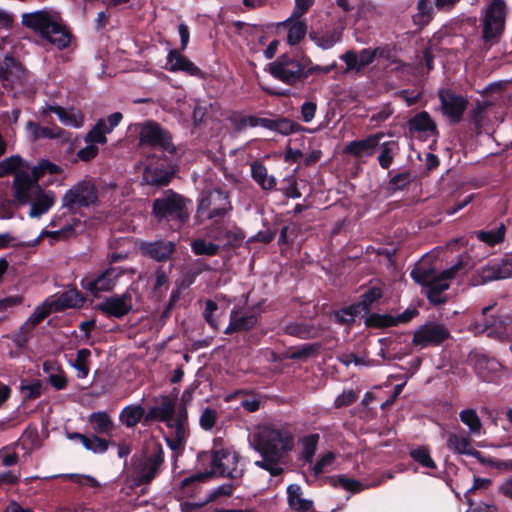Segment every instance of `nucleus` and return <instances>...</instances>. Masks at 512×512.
<instances>
[{"mask_svg": "<svg viewBox=\"0 0 512 512\" xmlns=\"http://www.w3.org/2000/svg\"><path fill=\"white\" fill-rule=\"evenodd\" d=\"M443 114L453 122H459L467 106V100L450 90L439 92Z\"/></svg>", "mask_w": 512, "mask_h": 512, "instance_id": "obj_18", "label": "nucleus"}, {"mask_svg": "<svg viewBox=\"0 0 512 512\" xmlns=\"http://www.w3.org/2000/svg\"><path fill=\"white\" fill-rule=\"evenodd\" d=\"M317 350V346L306 344L291 353V359H306Z\"/></svg>", "mask_w": 512, "mask_h": 512, "instance_id": "obj_62", "label": "nucleus"}, {"mask_svg": "<svg viewBox=\"0 0 512 512\" xmlns=\"http://www.w3.org/2000/svg\"><path fill=\"white\" fill-rule=\"evenodd\" d=\"M175 396L161 397L160 405L153 407L147 414V419H156L166 423L169 432L166 436L168 446L178 451L184 446L189 435L188 417L185 408H181L175 413V399L178 395V389L173 390Z\"/></svg>", "mask_w": 512, "mask_h": 512, "instance_id": "obj_3", "label": "nucleus"}, {"mask_svg": "<svg viewBox=\"0 0 512 512\" xmlns=\"http://www.w3.org/2000/svg\"><path fill=\"white\" fill-rule=\"evenodd\" d=\"M504 236L505 226L503 224H501L500 227L495 230L477 232L478 239L490 246L502 242L504 240Z\"/></svg>", "mask_w": 512, "mask_h": 512, "instance_id": "obj_46", "label": "nucleus"}, {"mask_svg": "<svg viewBox=\"0 0 512 512\" xmlns=\"http://www.w3.org/2000/svg\"><path fill=\"white\" fill-rule=\"evenodd\" d=\"M475 369L483 380L493 381L501 369V364L493 358L480 356L475 363Z\"/></svg>", "mask_w": 512, "mask_h": 512, "instance_id": "obj_31", "label": "nucleus"}, {"mask_svg": "<svg viewBox=\"0 0 512 512\" xmlns=\"http://www.w3.org/2000/svg\"><path fill=\"white\" fill-rule=\"evenodd\" d=\"M249 443L261 455L255 465L272 476L283 472L284 457L293 448V436L272 424H259L251 432Z\"/></svg>", "mask_w": 512, "mask_h": 512, "instance_id": "obj_1", "label": "nucleus"}, {"mask_svg": "<svg viewBox=\"0 0 512 512\" xmlns=\"http://www.w3.org/2000/svg\"><path fill=\"white\" fill-rule=\"evenodd\" d=\"M506 5L503 0H493L486 8L482 25L485 42L494 43L504 30Z\"/></svg>", "mask_w": 512, "mask_h": 512, "instance_id": "obj_8", "label": "nucleus"}, {"mask_svg": "<svg viewBox=\"0 0 512 512\" xmlns=\"http://www.w3.org/2000/svg\"><path fill=\"white\" fill-rule=\"evenodd\" d=\"M319 441L318 434H311L303 438V458L308 463L312 462L313 456L317 449V444Z\"/></svg>", "mask_w": 512, "mask_h": 512, "instance_id": "obj_50", "label": "nucleus"}, {"mask_svg": "<svg viewBox=\"0 0 512 512\" xmlns=\"http://www.w3.org/2000/svg\"><path fill=\"white\" fill-rule=\"evenodd\" d=\"M314 0H295V6L290 17L300 19L313 5Z\"/></svg>", "mask_w": 512, "mask_h": 512, "instance_id": "obj_59", "label": "nucleus"}, {"mask_svg": "<svg viewBox=\"0 0 512 512\" xmlns=\"http://www.w3.org/2000/svg\"><path fill=\"white\" fill-rule=\"evenodd\" d=\"M334 460L335 454L333 452H327L314 464L312 471L316 476L320 475L326 471L327 467L333 464Z\"/></svg>", "mask_w": 512, "mask_h": 512, "instance_id": "obj_56", "label": "nucleus"}, {"mask_svg": "<svg viewBox=\"0 0 512 512\" xmlns=\"http://www.w3.org/2000/svg\"><path fill=\"white\" fill-rule=\"evenodd\" d=\"M233 486L231 484H223L213 489L206 498V501H213L220 496H229L232 494Z\"/></svg>", "mask_w": 512, "mask_h": 512, "instance_id": "obj_61", "label": "nucleus"}, {"mask_svg": "<svg viewBox=\"0 0 512 512\" xmlns=\"http://www.w3.org/2000/svg\"><path fill=\"white\" fill-rule=\"evenodd\" d=\"M460 420L465 424L471 434H479L482 424L479 416L474 409H465L459 413Z\"/></svg>", "mask_w": 512, "mask_h": 512, "instance_id": "obj_44", "label": "nucleus"}, {"mask_svg": "<svg viewBox=\"0 0 512 512\" xmlns=\"http://www.w3.org/2000/svg\"><path fill=\"white\" fill-rule=\"evenodd\" d=\"M26 127L34 140L45 138L57 139L62 138L64 136V130H62L56 125H53L51 127H43L38 125L37 123L28 122Z\"/></svg>", "mask_w": 512, "mask_h": 512, "instance_id": "obj_35", "label": "nucleus"}, {"mask_svg": "<svg viewBox=\"0 0 512 512\" xmlns=\"http://www.w3.org/2000/svg\"><path fill=\"white\" fill-rule=\"evenodd\" d=\"M257 321V317L254 313L232 311L230 314V323L224 330V333L231 334L233 332L248 331L256 326Z\"/></svg>", "mask_w": 512, "mask_h": 512, "instance_id": "obj_26", "label": "nucleus"}, {"mask_svg": "<svg viewBox=\"0 0 512 512\" xmlns=\"http://www.w3.org/2000/svg\"><path fill=\"white\" fill-rule=\"evenodd\" d=\"M61 167L48 161L41 160L28 172H18L14 177L13 188L15 198L23 203H30L29 216L39 218L47 213L56 201L55 194L52 191H44L38 184V180L45 173L59 174Z\"/></svg>", "mask_w": 512, "mask_h": 512, "instance_id": "obj_2", "label": "nucleus"}, {"mask_svg": "<svg viewBox=\"0 0 512 512\" xmlns=\"http://www.w3.org/2000/svg\"><path fill=\"white\" fill-rule=\"evenodd\" d=\"M97 200L95 185L90 180H83L76 183L63 195L62 204L64 207L73 209L75 207H87Z\"/></svg>", "mask_w": 512, "mask_h": 512, "instance_id": "obj_11", "label": "nucleus"}, {"mask_svg": "<svg viewBox=\"0 0 512 512\" xmlns=\"http://www.w3.org/2000/svg\"><path fill=\"white\" fill-rule=\"evenodd\" d=\"M280 25L288 30L287 43L290 46L297 45L307 33L306 23L297 18L289 17Z\"/></svg>", "mask_w": 512, "mask_h": 512, "instance_id": "obj_30", "label": "nucleus"}, {"mask_svg": "<svg viewBox=\"0 0 512 512\" xmlns=\"http://www.w3.org/2000/svg\"><path fill=\"white\" fill-rule=\"evenodd\" d=\"M60 477L64 479L71 480L81 486H87L92 488H97L100 486V483L90 475L83 474H62Z\"/></svg>", "mask_w": 512, "mask_h": 512, "instance_id": "obj_54", "label": "nucleus"}, {"mask_svg": "<svg viewBox=\"0 0 512 512\" xmlns=\"http://www.w3.org/2000/svg\"><path fill=\"white\" fill-rule=\"evenodd\" d=\"M122 273L123 270L119 267L109 268L95 279L83 280V288L90 291L94 296H97L100 292L113 289Z\"/></svg>", "mask_w": 512, "mask_h": 512, "instance_id": "obj_17", "label": "nucleus"}, {"mask_svg": "<svg viewBox=\"0 0 512 512\" xmlns=\"http://www.w3.org/2000/svg\"><path fill=\"white\" fill-rule=\"evenodd\" d=\"M333 482L334 485H339L345 490L351 491L353 493L362 491L365 488L361 482L345 476H339L338 479L333 480Z\"/></svg>", "mask_w": 512, "mask_h": 512, "instance_id": "obj_55", "label": "nucleus"}, {"mask_svg": "<svg viewBox=\"0 0 512 512\" xmlns=\"http://www.w3.org/2000/svg\"><path fill=\"white\" fill-rule=\"evenodd\" d=\"M270 73L286 84L304 80V63L289 56H281L270 64Z\"/></svg>", "mask_w": 512, "mask_h": 512, "instance_id": "obj_13", "label": "nucleus"}, {"mask_svg": "<svg viewBox=\"0 0 512 512\" xmlns=\"http://www.w3.org/2000/svg\"><path fill=\"white\" fill-rule=\"evenodd\" d=\"M398 151V144L395 141H387L381 144L380 154L378 156L379 165L387 169Z\"/></svg>", "mask_w": 512, "mask_h": 512, "instance_id": "obj_43", "label": "nucleus"}, {"mask_svg": "<svg viewBox=\"0 0 512 512\" xmlns=\"http://www.w3.org/2000/svg\"><path fill=\"white\" fill-rule=\"evenodd\" d=\"M382 136V133H377L362 140L352 141L346 145L344 152L357 158L369 157L379 145Z\"/></svg>", "mask_w": 512, "mask_h": 512, "instance_id": "obj_20", "label": "nucleus"}, {"mask_svg": "<svg viewBox=\"0 0 512 512\" xmlns=\"http://www.w3.org/2000/svg\"><path fill=\"white\" fill-rule=\"evenodd\" d=\"M139 141L142 145L159 148L168 153H174L176 150L170 134L156 122H146L141 126Z\"/></svg>", "mask_w": 512, "mask_h": 512, "instance_id": "obj_10", "label": "nucleus"}, {"mask_svg": "<svg viewBox=\"0 0 512 512\" xmlns=\"http://www.w3.org/2000/svg\"><path fill=\"white\" fill-rule=\"evenodd\" d=\"M22 391L28 398H36L41 394L42 384L40 381H35L31 384L23 385Z\"/></svg>", "mask_w": 512, "mask_h": 512, "instance_id": "obj_64", "label": "nucleus"}, {"mask_svg": "<svg viewBox=\"0 0 512 512\" xmlns=\"http://www.w3.org/2000/svg\"><path fill=\"white\" fill-rule=\"evenodd\" d=\"M216 310H217V304L215 302H213L212 300H208L206 302L204 317H205L206 321L209 323V325L214 329H218V323L212 316V314Z\"/></svg>", "mask_w": 512, "mask_h": 512, "instance_id": "obj_63", "label": "nucleus"}, {"mask_svg": "<svg viewBox=\"0 0 512 512\" xmlns=\"http://www.w3.org/2000/svg\"><path fill=\"white\" fill-rule=\"evenodd\" d=\"M83 446L93 453H104L109 447V442L97 436H86Z\"/></svg>", "mask_w": 512, "mask_h": 512, "instance_id": "obj_53", "label": "nucleus"}, {"mask_svg": "<svg viewBox=\"0 0 512 512\" xmlns=\"http://www.w3.org/2000/svg\"><path fill=\"white\" fill-rule=\"evenodd\" d=\"M512 277V258H505L499 262H490L479 268L472 276L473 285H484L490 281Z\"/></svg>", "mask_w": 512, "mask_h": 512, "instance_id": "obj_14", "label": "nucleus"}, {"mask_svg": "<svg viewBox=\"0 0 512 512\" xmlns=\"http://www.w3.org/2000/svg\"><path fill=\"white\" fill-rule=\"evenodd\" d=\"M304 63V79L308 78L311 75H324L328 74L335 68V64L327 65V66H320L313 64L310 58L304 57L303 58Z\"/></svg>", "mask_w": 512, "mask_h": 512, "instance_id": "obj_47", "label": "nucleus"}, {"mask_svg": "<svg viewBox=\"0 0 512 512\" xmlns=\"http://www.w3.org/2000/svg\"><path fill=\"white\" fill-rule=\"evenodd\" d=\"M287 500L291 509L298 512H306L312 508L313 502L302 497V489L297 484L287 487Z\"/></svg>", "mask_w": 512, "mask_h": 512, "instance_id": "obj_32", "label": "nucleus"}, {"mask_svg": "<svg viewBox=\"0 0 512 512\" xmlns=\"http://www.w3.org/2000/svg\"><path fill=\"white\" fill-rule=\"evenodd\" d=\"M48 299L54 311L81 307L84 303V297L76 289L67 290L59 295H52Z\"/></svg>", "mask_w": 512, "mask_h": 512, "instance_id": "obj_25", "label": "nucleus"}, {"mask_svg": "<svg viewBox=\"0 0 512 512\" xmlns=\"http://www.w3.org/2000/svg\"><path fill=\"white\" fill-rule=\"evenodd\" d=\"M244 471L239 454L230 448L215 450L211 456V470L204 473H196L182 481L186 486L194 481H204L212 475L239 478Z\"/></svg>", "mask_w": 512, "mask_h": 512, "instance_id": "obj_6", "label": "nucleus"}, {"mask_svg": "<svg viewBox=\"0 0 512 512\" xmlns=\"http://www.w3.org/2000/svg\"><path fill=\"white\" fill-rule=\"evenodd\" d=\"M144 416V408L140 405L126 406L120 413V420L129 428L137 425Z\"/></svg>", "mask_w": 512, "mask_h": 512, "instance_id": "obj_41", "label": "nucleus"}, {"mask_svg": "<svg viewBox=\"0 0 512 512\" xmlns=\"http://www.w3.org/2000/svg\"><path fill=\"white\" fill-rule=\"evenodd\" d=\"M472 330L475 333H484L486 332L489 337H495L498 339H504L507 337V332L504 327L503 321L498 320L497 323L489 324H478L475 323L473 325Z\"/></svg>", "mask_w": 512, "mask_h": 512, "instance_id": "obj_42", "label": "nucleus"}, {"mask_svg": "<svg viewBox=\"0 0 512 512\" xmlns=\"http://www.w3.org/2000/svg\"><path fill=\"white\" fill-rule=\"evenodd\" d=\"M217 420L218 412L213 408L206 407L199 417V424L203 430L210 431L215 426Z\"/></svg>", "mask_w": 512, "mask_h": 512, "instance_id": "obj_52", "label": "nucleus"}, {"mask_svg": "<svg viewBox=\"0 0 512 512\" xmlns=\"http://www.w3.org/2000/svg\"><path fill=\"white\" fill-rule=\"evenodd\" d=\"M54 308L52 307L49 299L47 298L42 304L38 305L34 312L27 319L34 327L46 318Z\"/></svg>", "mask_w": 512, "mask_h": 512, "instance_id": "obj_48", "label": "nucleus"}, {"mask_svg": "<svg viewBox=\"0 0 512 512\" xmlns=\"http://www.w3.org/2000/svg\"><path fill=\"white\" fill-rule=\"evenodd\" d=\"M145 254L150 257L162 261L169 258L174 250L173 242L157 241L152 243H146L142 246Z\"/></svg>", "mask_w": 512, "mask_h": 512, "instance_id": "obj_34", "label": "nucleus"}, {"mask_svg": "<svg viewBox=\"0 0 512 512\" xmlns=\"http://www.w3.org/2000/svg\"><path fill=\"white\" fill-rule=\"evenodd\" d=\"M29 165L19 156L12 155L0 161V178L10 173L27 172Z\"/></svg>", "mask_w": 512, "mask_h": 512, "instance_id": "obj_37", "label": "nucleus"}, {"mask_svg": "<svg viewBox=\"0 0 512 512\" xmlns=\"http://www.w3.org/2000/svg\"><path fill=\"white\" fill-rule=\"evenodd\" d=\"M99 309L109 316H124L132 309L131 292L126 291L122 295L105 298L99 304Z\"/></svg>", "mask_w": 512, "mask_h": 512, "instance_id": "obj_19", "label": "nucleus"}, {"mask_svg": "<svg viewBox=\"0 0 512 512\" xmlns=\"http://www.w3.org/2000/svg\"><path fill=\"white\" fill-rule=\"evenodd\" d=\"M447 447L455 453L470 455L478 458L480 452L472 446L471 438L464 433L450 432L447 434Z\"/></svg>", "mask_w": 512, "mask_h": 512, "instance_id": "obj_24", "label": "nucleus"}, {"mask_svg": "<svg viewBox=\"0 0 512 512\" xmlns=\"http://www.w3.org/2000/svg\"><path fill=\"white\" fill-rule=\"evenodd\" d=\"M192 250L196 255L212 256L218 252V245L208 242L204 239H197L191 244Z\"/></svg>", "mask_w": 512, "mask_h": 512, "instance_id": "obj_51", "label": "nucleus"}, {"mask_svg": "<svg viewBox=\"0 0 512 512\" xmlns=\"http://www.w3.org/2000/svg\"><path fill=\"white\" fill-rule=\"evenodd\" d=\"M377 53H380L381 55L382 51L379 49H363L359 54L352 51H347L341 56V59L346 63L348 70L359 71L372 63Z\"/></svg>", "mask_w": 512, "mask_h": 512, "instance_id": "obj_23", "label": "nucleus"}, {"mask_svg": "<svg viewBox=\"0 0 512 512\" xmlns=\"http://www.w3.org/2000/svg\"><path fill=\"white\" fill-rule=\"evenodd\" d=\"M252 178L265 190L272 189L276 182L273 176H269L267 169L260 163L251 164Z\"/></svg>", "mask_w": 512, "mask_h": 512, "instance_id": "obj_39", "label": "nucleus"}, {"mask_svg": "<svg viewBox=\"0 0 512 512\" xmlns=\"http://www.w3.org/2000/svg\"><path fill=\"white\" fill-rule=\"evenodd\" d=\"M99 153L98 146L86 143V146L77 152V158L84 162L93 160Z\"/></svg>", "mask_w": 512, "mask_h": 512, "instance_id": "obj_58", "label": "nucleus"}, {"mask_svg": "<svg viewBox=\"0 0 512 512\" xmlns=\"http://www.w3.org/2000/svg\"><path fill=\"white\" fill-rule=\"evenodd\" d=\"M91 355L89 349H80L75 360L72 362V367L77 371L78 378H85L89 373L88 359Z\"/></svg>", "mask_w": 512, "mask_h": 512, "instance_id": "obj_45", "label": "nucleus"}, {"mask_svg": "<svg viewBox=\"0 0 512 512\" xmlns=\"http://www.w3.org/2000/svg\"><path fill=\"white\" fill-rule=\"evenodd\" d=\"M417 314L416 309H407L397 316L372 314L366 319V324L372 327H389L407 323Z\"/></svg>", "mask_w": 512, "mask_h": 512, "instance_id": "obj_22", "label": "nucleus"}, {"mask_svg": "<svg viewBox=\"0 0 512 512\" xmlns=\"http://www.w3.org/2000/svg\"><path fill=\"white\" fill-rule=\"evenodd\" d=\"M22 24L38 33L49 43L63 49L70 43V34L58 13L39 10L22 15Z\"/></svg>", "mask_w": 512, "mask_h": 512, "instance_id": "obj_5", "label": "nucleus"}, {"mask_svg": "<svg viewBox=\"0 0 512 512\" xmlns=\"http://www.w3.org/2000/svg\"><path fill=\"white\" fill-rule=\"evenodd\" d=\"M167 64L171 71H184L193 76L198 75L200 72L198 67L175 50L169 52L167 56Z\"/></svg>", "mask_w": 512, "mask_h": 512, "instance_id": "obj_33", "label": "nucleus"}, {"mask_svg": "<svg viewBox=\"0 0 512 512\" xmlns=\"http://www.w3.org/2000/svg\"><path fill=\"white\" fill-rule=\"evenodd\" d=\"M450 332L446 326L438 322H427L419 326L412 338V344L420 349L437 346L448 339Z\"/></svg>", "mask_w": 512, "mask_h": 512, "instance_id": "obj_12", "label": "nucleus"}, {"mask_svg": "<svg viewBox=\"0 0 512 512\" xmlns=\"http://www.w3.org/2000/svg\"><path fill=\"white\" fill-rule=\"evenodd\" d=\"M76 226H80L79 221H76L74 224H68L60 230L48 232L47 234L53 238L67 239L75 234Z\"/></svg>", "mask_w": 512, "mask_h": 512, "instance_id": "obj_60", "label": "nucleus"}, {"mask_svg": "<svg viewBox=\"0 0 512 512\" xmlns=\"http://www.w3.org/2000/svg\"><path fill=\"white\" fill-rule=\"evenodd\" d=\"M92 429L99 434H107L113 428L111 418L106 412H95L89 416Z\"/></svg>", "mask_w": 512, "mask_h": 512, "instance_id": "obj_40", "label": "nucleus"}, {"mask_svg": "<svg viewBox=\"0 0 512 512\" xmlns=\"http://www.w3.org/2000/svg\"><path fill=\"white\" fill-rule=\"evenodd\" d=\"M342 31L338 27H325L310 32L309 37L317 47L327 50L340 42Z\"/></svg>", "mask_w": 512, "mask_h": 512, "instance_id": "obj_21", "label": "nucleus"}, {"mask_svg": "<svg viewBox=\"0 0 512 512\" xmlns=\"http://www.w3.org/2000/svg\"><path fill=\"white\" fill-rule=\"evenodd\" d=\"M47 111L55 113L59 121L65 126L81 128L84 124V115L79 110L65 109L61 106H48L45 109V112Z\"/></svg>", "mask_w": 512, "mask_h": 512, "instance_id": "obj_27", "label": "nucleus"}, {"mask_svg": "<svg viewBox=\"0 0 512 512\" xmlns=\"http://www.w3.org/2000/svg\"><path fill=\"white\" fill-rule=\"evenodd\" d=\"M408 127L411 133H424L426 136L434 135L436 132L435 122L425 111L417 113L411 118Z\"/></svg>", "mask_w": 512, "mask_h": 512, "instance_id": "obj_29", "label": "nucleus"}, {"mask_svg": "<svg viewBox=\"0 0 512 512\" xmlns=\"http://www.w3.org/2000/svg\"><path fill=\"white\" fill-rule=\"evenodd\" d=\"M174 171L163 167L148 165L143 172V182L152 186H166L169 184Z\"/></svg>", "mask_w": 512, "mask_h": 512, "instance_id": "obj_28", "label": "nucleus"}, {"mask_svg": "<svg viewBox=\"0 0 512 512\" xmlns=\"http://www.w3.org/2000/svg\"><path fill=\"white\" fill-rule=\"evenodd\" d=\"M410 456L425 468L435 469L436 463L431 458L429 451L424 447H419L410 452Z\"/></svg>", "mask_w": 512, "mask_h": 512, "instance_id": "obj_49", "label": "nucleus"}, {"mask_svg": "<svg viewBox=\"0 0 512 512\" xmlns=\"http://www.w3.org/2000/svg\"><path fill=\"white\" fill-rule=\"evenodd\" d=\"M153 213L159 218L184 222L188 218L186 200L181 195L168 191L163 197L154 201Z\"/></svg>", "mask_w": 512, "mask_h": 512, "instance_id": "obj_9", "label": "nucleus"}, {"mask_svg": "<svg viewBox=\"0 0 512 512\" xmlns=\"http://www.w3.org/2000/svg\"><path fill=\"white\" fill-rule=\"evenodd\" d=\"M43 371L47 374L49 383L57 390L67 386V379L63 370L54 362H44Z\"/></svg>", "mask_w": 512, "mask_h": 512, "instance_id": "obj_36", "label": "nucleus"}, {"mask_svg": "<svg viewBox=\"0 0 512 512\" xmlns=\"http://www.w3.org/2000/svg\"><path fill=\"white\" fill-rule=\"evenodd\" d=\"M107 134H109V130L105 128V120L99 119L96 124L87 132L84 137L85 143H91L94 145H104L107 143Z\"/></svg>", "mask_w": 512, "mask_h": 512, "instance_id": "obj_38", "label": "nucleus"}, {"mask_svg": "<svg viewBox=\"0 0 512 512\" xmlns=\"http://www.w3.org/2000/svg\"><path fill=\"white\" fill-rule=\"evenodd\" d=\"M463 267V261L459 260L452 267L437 272L434 268L421 261L411 271V277L416 283L422 285L429 301L433 304L444 303L447 298L445 291L450 287V281Z\"/></svg>", "mask_w": 512, "mask_h": 512, "instance_id": "obj_4", "label": "nucleus"}, {"mask_svg": "<svg viewBox=\"0 0 512 512\" xmlns=\"http://www.w3.org/2000/svg\"><path fill=\"white\" fill-rule=\"evenodd\" d=\"M163 463V451L160 447L143 457L135 468V482L137 485L149 483L158 473Z\"/></svg>", "mask_w": 512, "mask_h": 512, "instance_id": "obj_15", "label": "nucleus"}, {"mask_svg": "<svg viewBox=\"0 0 512 512\" xmlns=\"http://www.w3.org/2000/svg\"><path fill=\"white\" fill-rule=\"evenodd\" d=\"M232 209L228 194L220 189H208L202 192L198 201L196 219L202 223L218 220Z\"/></svg>", "mask_w": 512, "mask_h": 512, "instance_id": "obj_7", "label": "nucleus"}, {"mask_svg": "<svg viewBox=\"0 0 512 512\" xmlns=\"http://www.w3.org/2000/svg\"><path fill=\"white\" fill-rule=\"evenodd\" d=\"M358 395L353 390H344L334 401V406L336 408H341L345 406H349L354 403L357 399Z\"/></svg>", "mask_w": 512, "mask_h": 512, "instance_id": "obj_57", "label": "nucleus"}, {"mask_svg": "<svg viewBox=\"0 0 512 512\" xmlns=\"http://www.w3.org/2000/svg\"><path fill=\"white\" fill-rule=\"evenodd\" d=\"M381 297V289L373 287L361 296V300L357 304L351 305L337 312L336 317L340 322L348 323L358 314L366 313L369 310V307Z\"/></svg>", "mask_w": 512, "mask_h": 512, "instance_id": "obj_16", "label": "nucleus"}]
</instances>
